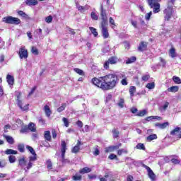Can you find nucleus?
I'll use <instances>...</instances> for the list:
<instances>
[{
    "label": "nucleus",
    "mask_w": 181,
    "mask_h": 181,
    "mask_svg": "<svg viewBox=\"0 0 181 181\" xmlns=\"http://www.w3.org/2000/svg\"><path fill=\"white\" fill-rule=\"evenodd\" d=\"M92 83L101 90H112L118 84V76L116 74H107L99 78H93Z\"/></svg>",
    "instance_id": "nucleus-1"
},
{
    "label": "nucleus",
    "mask_w": 181,
    "mask_h": 181,
    "mask_svg": "<svg viewBox=\"0 0 181 181\" xmlns=\"http://www.w3.org/2000/svg\"><path fill=\"white\" fill-rule=\"evenodd\" d=\"M162 0H147L148 4L150 6V8L153 9V13H158L160 12V2Z\"/></svg>",
    "instance_id": "nucleus-2"
},
{
    "label": "nucleus",
    "mask_w": 181,
    "mask_h": 181,
    "mask_svg": "<svg viewBox=\"0 0 181 181\" xmlns=\"http://www.w3.org/2000/svg\"><path fill=\"white\" fill-rule=\"evenodd\" d=\"M22 98V93H18V94L17 95V105L18 107L20 108V110H21V111H29V103L23 106V102H22V100H21Z\"/></svg>",
    "instance_id": "nucleus-3"
},
{
    "label": "nucleus",
    "mask_w": 181,
    "mask_h": 181,
    "mask_svg": "<svg viewBox=\"0 0 181 181\" xmlns=\"http://www.w3.org/2000/svg\"><path fill=\"white\" fill-rule=\"evenodd\" d=\"M66 151H67V144L65 141H62L61 143V153L62 163H70V160L65 158Z\"/></svg>",
    "instance_id": "nucleus-4"
},
{
    "label": "nucleus",
    "mask_w": 181,
    "mask_h": 181,
    "mask_svg": "<svg viewBox=\"0 0 181 181\" xmlns=\"http://www.w3.org/2000/svg\"><path fill=\"white\" fill-rule=\"evenodd\" d=\"M2 21L5 23H8L9 25H19L21 23V19L11 16L4 17Z\"/></svg>",
    "instance_id": "nucleus-5"
},
{
    "label": "nucleus",
    "mask_w": 181,
    "mask_h": 181,
    "mask_svg": "<svg viewBox=\"0 0 181 181\" xmlns=\"http://www.w3.org/2000/svg\"><path fill=\"white\" fill-rule=\"evenodd\" d=\"M100 29H101L102 35L104 39H107V37H110V33H108V23H101Z\"/></svg>",
    "instance_id": "nucleus-6"
},
{
    "label": "nucleus",
    "mask_w": 181,
    "mask_h": 181,
    "mask_svg": "<svg viewBox=\"0 0 181 181\" xmlns=\"http://www.w3.org/2000/svg\"><path fill=\"white\" fill-rule=\"evenodd\" d=\"M130 112H132V114H136V117H145V115L148 114L146 110H143L138 112V108L136 107H132L130 109Z\"/></svg>",
    "instance_id": "nucleus-7"
},
{
    "label": "nucleus",
    "mask_w": 181,
    "mask_h": 181,
    "mask_svg": "<svg viewBox=\"0 0 181 181\" xmlns=\"http://www.w3.org/2000/svg\"><path fill=\"white\" fill-rule=\"evenodd\" d=\"M142 166L144 168V169L147 170L148 176L150 177L151 180L153 181L156 180V175H155V173L149 168V166L143 164Z\"/></svg>",
    "instance_id": "nucleus-8"
},
{
    "label": "nucleus",
    "mask_w": 181,
    "mask_h": 181,
    "mask_svg": "<svg viewBox=\"0 0 181 181\" xmlns=\"http://www.w3.org/2000/svg\"><path fill=\"white\" fill-rule=\"evenodd\" d=\"M164 19L165 21H170V18H172L173 13L172 11V9L170 8H167L164 10Z\"/></svg>",
    "instance_id": "nucleus-9"
},
{
    "label": "nucleus",
    "mask_w": 181,
    "mask_h": 181,
    "mask_svg": "<svg viewBox=\"0 0 181 181\" xmlns=\"http://www.w3.org/2000/svg\"><path fill=\"white\" fill-rule=\"evenodd\" d=\"M18 56L20 59H26L28 57V49H25V47L20 48Z\"/></svg>",
    "instance_id": "nucleus-10"
},
{
    "label": "nucleus",
    "mask_w": 181,
    "mask_h": 181,
    "mask_svg": "<svg viewBox=\"0 0 181 181\" xmlns=\"http://www.w3.org/2000/svg\"><path fill=\"white\" fill-rule=\"evenodd\" d=\"M148 49V42H141L138 47L139 52H145Z\"/></svg>",
    "instance_id": "nucleus-11"
},
{
    "label": "nucleus",
    "mask_w": 181,
    "mask_h": 181,
    "mask_svg": "<svg viewBox=\"0 0 181 181\" xmlns=\"http://www.w3.org/2000/svg\"><path fill=\"white\" fill-rule=\"evenodd\" d=\"M81 145H83L81 141L78 140L76 146L71 149L72 153H78V152H80V146H81Z\"/></svg>",
    "instance_id": "nucleus-12"
},
{
    "label": "nucleus",
    "mask_w": 181,
    "mask_h": 181,
    "mask_svg": "<svg viewBox=\"0 0 181 181\" xmlns=\"http://www.w3.org/2000/svg\"><path fill=\"white\" fill-rule=\"evenodd\" d=\"M100 16L102 19L101 23H108V21L107 20V13L105 12V10L103 8V6L101 7Z\"/></svg>",
    "instance_id": "nucleus-13"
},
{
    "label": "nucleus",
    "mask_w": 181,
    "mask_h": 181,
    "mask_svg": "<svg viewBox=\"0 0 181 181\" xmlns=\"http://www.w3.org/2000/svg\"><path fill=\"white\" fill-rule=\"evenodd\" d=\"M6 81H7L8 86H10V87H12V86H13V84L15 83V78L13 77V76L7 74Z\"/></svg>",
    "instance_id": "nucleus-14"
},
{
    "label": "nucleus",
    "mask_w": 181,
    "mask_h": 181,
    "mask_svg": "<svg viewBox=\"0 0 181 181\" xmlns=\"http://www.w3.org/2000/svg\"><path fill=\"white\" fill-rule=\"evenodd\" d=\"M76 8L78 9V11H79V12H81V13H84V12H86V11H88V9H90V6L88 5H86V6H80V5H76Z\"/></svg>",
    "instance_id": "nucleus-15"
},
{
    "label": "nucleus",
    "mask_w": 181,
    "mask_h": 181,
    "mask_svg": "<svg viewBox=\"0 0 181 181\" xmlns=\"http://www.w3.org/2000/svg\"><path fill=\"white\" fill-rule=\"evenodd\" d=\"M155 127H158L160 129H165L167 127H169V122H165L164 123H156Z\"/></svg>",
    "instance_id": "nucleus-16"
},
{
    "label": "nucleus",
    "mask_w": 181,
    "mask_h": 181,
    "mask_svg": "<svg viewBox=\"0 0 181 181\" xmlns=\"http://www.w3.org/2000/svg\"><path fill=\"white\" fill-rule=\"evenodd\" d=\"M169 57H172V59H175V57H177V54L176 53V49L175 47H172L168 52Z\"/></svg>",
    "instance_id": "nucleus-17"
},
{
    "label": "nucleus",
    "mask_w": 181,
    "mask_h": 181,
    "mask_svg": "<svg viewBox=\"0 0 181 181\" xmlns=\"http://www.w3.org/2000/svg\"><path fill=\"white\" fill-rule=\"evenodd\" d=\"M26 158L22 157L21 158L18 159V166H20L21 168L26 166Z\"/></svg>",
    "instance_id": "nucleus-18"
},
{
    "label": "nucleus",
    "mask_w": 181,
    "mask_h": 181,
    "mask_svg": "<svg viewBox=\"0 0 181 181\" xmlns=\"http://www.w3.org/2000/svg\"><path fill=\"white\" fill-rule=\"evenodd\" d=\"M44 111L46 117H47L48 118L50 117V115H52V110H50V107H49V105H46L44 107Z\"/></svg>",
    "instance_id": "nucleus-19"
},
{
    "label": "nucleus",
    "mask_w": 181,
    "mask_h": 181,
    "mask_svg": "<svg viewBox=\"0 0 181 181\" xmlns=\"http://www.w3.org/2000/svg\"><path fill=\"white\" fill-rule=\"evenodd\" d=\"M37 4V0H25V4L28 5V6H35Z\"/></svg>",
    "instance_id": "nucleus-20"
},
{
    "label": "nucleus",
    "mask_w": 181,
    "mask_h": 181,
    "mask_svg": "<svg viewBox=\"0 0 181 181\" xmlns=\"http://www.w3.org/2000/svg\"><path fill=\"white\" fill-rule=\"evenodd\" d=\"M3 136L5 138L8 144H10V145H13V144H15V140H13L12 136H6L5 134H4Z\"/></svg>",
    "instance_id": "nucleus-21"
},
{
    "label": "nucleus",
    "mask_w": 181,
    "mask_h": 181,
    "mask_svg": "<svg viewBox=\"0 0 181 181\" xmlns=\"http://www.w3.org/2000/svg\"><path fill=\"white\" fill-rule=\"evenodd\" d=\"M117 148L118 147L115 146H110L105 148V153H108L110 152H114L115 150H117Z\"/></svg>",
    "instance_id": "nucleus-22"
},
{
    "label": "nucleus",
    "mask_w": 181,
    "mask_h": 181,
    "mask_svg": "<svg viewBox=\"0 0 181 181\" xmlns=\"http://www.w3.org/2000/svg\"><path fill=\"white\" fill-rule=\"evenodd\" d=\"M173 158L171 159V162L173 165H180V160H179V157L177 156H172Z\"/></svg>",
    "instance_id": "nucleus-23"
},
{
    "label": "nucleus",
    "mask_w": 181,
    "mask_h": 181,
    "mask_svg": "<svg viewBox=\"0 0 181 181\" xmlns=\"http://www.w3.org/2000/svg\"><path fill=\"white\" fill-rule=\"evenodd\" d=\"M44 138L45 141H48V142H50L52 141V136L50 135V131L45 132Z\"/></svg>",
    "instance_id": "nucleus-24"
},
{
    "label": "nucleus",
    "mask_w": 181,
    "mask_h": 181,
    "mask_svg": "<svg viewBox=\"0 0 181 181\" xmlns=\"http://www.w3.org/2000/svg\"><path fill=\"white\" fill-rule=\"evenodd\" d=\"M90 172H91V168L88 167H84L83 168L79 170V173H81V175H84L86 173H90Z\"/></svg>",
    "instance_id": "nucleus-25"
},
{
    "label": "nucleus",
    "mask_w": 181,
    "mask_h": 181,
    "mask_svg": "<svg viewBox=\"0 0 181 181\" xmlns=\"http://www.w3.org/2000/svg\"><path fill=\"white\" fill-rule=\"evenodd\" d=\"M5 154L6 155H18V151H15L13 149L7 148L5 151Z\"/></svg>",
    "instance_id": "nucleus-26"
},
{
    "label": "nucleus",
    "mask_w": 181,
    "mask_h": 181,
    "mask_svg": "<svg viewBox=\"0 0 181 181\" xmlns=\"http://www.w3.org/2000/svg\"><path fill=\"white\" fill-rule=\"evenodd\" d=\"M154 139H158V136L156 134H151L146 137L147 142H151V141H153Z\"/></svg>",
    "instance_id": "nucleus-27"
},
{
    "label": "nucleus",
    "mask_w": 181,
    "mask_h": 181,
    "mask_svg": "<svg viewBox=\"0 0 181 181\" xmlns=\"http://www.w3.org/2000/svg\"><path fill=\"white\" fill-rule=\"evenodd\" d=\"M134 62H136V57H131L126 60V64H131V63H134Z\"/></svg>",
    "instance_id": "nucleus-28"
},
{
    "label": "nucleus",
    "mask_w": 181,
    "mask_h": 181,
    "mask_svg": "<svg viewBox=\"0 0 181 181\" xmlns=\"http://www.w3.org/2000/svg\"><path fill=\"white\" fill-rule=\"evenodd\" d=\"M108 61L110 64H117L118 62V59H117L115 57H112L108 59Z\"/></svg>",
    "instance_id": "nucleus-29"
},
{
    "label": "nucleus",
    "mask_w": 181,
    "mask_h": 181,
    "mask_svg": "<svg viewBox=\"0 0 181 181\" xmlns=\"http://www.w3.org/2000/svg\"><path fill=\"white\" fill-rule=\"evenodd\" d=\"M47 163V169L48 170H52V169H53V164L52 163V160L50 159H48L46 161Z\"/></svg>",
    "instance_id": "nucleus-30"
},
{
    "label": "nucleus",
    "mask_w": 181,
    "mask_h": 181,
    "mask_svg": "<svg viewBox=\"0 0 181 181\" xmlns=\"http://www.w3.org/2000/svg\"><path fill=\"white\" fill-rule=\"evenodd\" d=\"M28 131H31V132H36V127H35V124L33 123H30L28 126Z\"/></svg>",
    "instance_id": "nucleus-31"
},
{
    "label": "nucleus",
    "mask_w": 181,
    "mask_h": 181,
    "mask_svg": "<svg viewBox=\"0 0 181 181\" xmlns=\"http://www.w3.org/2000/svg\"><path fill=\"white\" fill-rule=\"evenodd\" d=\"M113 134V138L117 139L119 138V132L117 129H113L112 131Z\"/></svg>",
    "instance_id": "nucleus-32"
},
{
    "label": "nucleus",
    "mask_w": 181,
    "mask_h": 181,
    "mask_svg": "<svg viewBox=\"0 0 181 181\" xmlns=\"http://www.w3.org/2000/svg\"><path fill=\"white\" fill-rule=\"evenodd\" d=\"M169 107V102H165L163 106L159 107L160 111H166Z\"/></svg>",
    "instance_id": "nucleus-33"
},
{
    "label": "nucleus",
    "mask_w": 181,
    "mask_h": 181,
    "mask_svg": "<svg viewBox=\"0 0 181 181\" xmlns=\"http://www.w3.org/2000/svg\"><path fill=\"white\" fill-rule=\"evenodd\" d=\"M74 70L76 73H77V74H79V76H85L86 75V74L84 73V71H83L78 68H75Z\"/></svg>",
    "instance_id": "nucleus-34"
},
{
    "label": "nucleus",
    "mask_w": 181,
    "mask_h": 181,
    "mask_svg": "<svg viewBox=\"0 0 181 181\" xmlns=\"http://www.w3.org/2000/svg\"><path fill=\"white\" fill-rule=\"evenodd\" d=\"M180 131H181V128L180 127H175L174 129H173L170 132V135H176V134H177L178 132H180Z\"/></svg>",
    "instance_id": "nucleus-35"
},
{
    "label": "nucleus",
    "mask_w": 181,
    "mask_h": 181,
    "mask_svg": "<svg viewBox=\"0 0 181 181\" xmlns=\"http://www.w3.org/2000/svg\"><path fill=\"white\" fill-rule=\"evenodd\" d=\"M81 179H83V177L81 176V175L76 174L75 175L72 176V180L74 181L81 180Z\"/></svg>",
    "instance_id": "nucleus-36"
},
{
    "label": "nucleus",
    "mask_w": 181,
    "mask_h": 181,
    "mask_svg": "<svg viewBox=\"0 0 181 181\" xmlns=\"http://www.w3.org/2000/svg\"><path fill=\"white\" fill-rule=\"evenodd\" d=\"M18 150L21 153H23L25 152V144H20L18 145Z\"/></svg>",
    "instance_id": "nucleus-37"
},
{
    "label": "nucleus",
    "mask_w": 181,
    "mask_h": 181,
    "mask_svg": "<svg viewBox=\"0 0 181 181\" xmlns=\"http://www.w3.org/2000/svg\"><path fill=\"white\" fill-rule=\"evenodd\" d=\"M89 29L91 33H93V35L95 36V37H97V36H98V33L97 32V29H95L93 27H90Z\"/></svg>",
    "instance_id": "nucleus-38"
},
{
    "label": "nucleus",
    "mask_w": 181,
    "mask_h": 181,
    "mask_svg": "<svg viewBox=\"0 0 181 181\" xmlns=\"http://www.w3.org/2000/svg\"><path fill=\"white\" fill-rule=\"evenodd\" d=\"M173 81H174V83H175V84H181V80L179 76H174L173 77Z\"/></svg>",
    "instance_id": "nucleus-39"
},
{
    "label": "nucleus",
    "mask_w": 181,
    "mask_h": 181,
    "mask_svg": "<svg viewBox=\"0 0 181 181\" xmlns=\"http://www.w3.org/2000/svg\"><path fill=\"white\" fill-rule=\"evenodd\" d=\"M136 149H139V150H142V151H145L146 148H145V145H144V144L142 143H139L137 144V145L136 146Z\"/></svg>",
    "instance_id": "nucleus-40"
},
{
    "label": "nucleus",
    "mask_w": 181,
    "mask_h": 181,
    "mask_svg": "<svg viewBox=\"0 0 181 181\" xmlns=\"http://www.w3.org/2000/svg\"><path fill=\"white\" fill-rule=\"evenodd\" d=\"M90 17H91V19H93V21H98V16L94 11L91 12Z\"/></svg>",
    "instance_id": "nucleus-41"
},
{
    "label": "nucleus",
    "mask_w": 181,
    "mask_h": 181,
    "mask_svg": "<svg viewBox=\"0 0 181 181\" xmlns=\"http://www.w3.org/2000/svg\"><path fill=\"white\" fill-rule=\"evenodd\" d=\"M8 160L10 163H15L16 162V157H15V156L11 155L8 156Z\"/></svg>",
    "instance_id": "nucleus-42"
},
{
    "label": "nucleus",
    "mask_w": 181,
    "mask_h": 181,
    "mask_svg": "<svg viewBox=\"0 0 181 181\" xmlns=\"http://www.w3.org/2000/svg\"><path fill=\"white\" fill-rule=\"evenodd\" d=\"M20 132L21 134H26V132H29V127H28V126H24L23 127L21 128Z\"/></svg>",
    "instance_id": "nucleus-43"
},
{
    "label": "nucleus",
    "mask_w": 181,
    "mask_h": 181,
    "mask_svg": "<svg viewBox=\"0 0 181 181\" xmlns=\"http://www.w3.org/2000/svg\"><path fill=\"white\" fill-rule=\"evenodd\" d=\"M26 149L29 151L31 155H35L36 152L35 151V149L30 146H26Z\"/></svg>",
    "instance_id": "nucleus-44"
},
{
    "label": "nucleus",
    "mask_w": 181,
    "mask_h": 181,
    "mask_svg": "<svg viewBox=\"0 0 181 181\" xmlns=\"http://www.w3.org/2000/svg\"><path fill=\"white\" fill-rule=\"evenodd\" d=\"M37 160V155L35 154H33V156H30L29 157V162H35V160Z\"/></svg>",
    "instance_id": "nucleus-45"
},
{
    "label": "nucleus",
    "mask_w": 181,
    "mask_h": 181,
    "mask_svg": "<svg viewBox=\"0 0 181 181\" xmlns=\"http://www.w3.org/2000/svg\"><path fill=\"white\" fill-rule=\"evenodd\" d=\"M146 88H148V90H153V88H155V83L153 82L148 83L146 85Z\"/></svg>",
    "instance_id": "nucleus-46"
},
{
    "label": "nucleus",
    "mask_w": 181,
    "mask_h": 181,
    "mask_svg": "<svg viewBox=\"0 0 181 181\" xmlns=\"http://www.w3.org/2000/svg\"><path fill=\"white\" fill-rule=\"evenodd\" d=\"M66 103L62 104L58 109L57 112H62V111H64L66 110Z\"/></svg>",
    "instance_id": "nucleus-47"
},
{
    "label": "nucleus",
    "mask_w": 181,
    "mask_h": 181,
    "mask_svg": "<svg viewBox=\"0 0 181 181\" xmlns=\"http://www.w3.org/2000/svg\"><path fill=\"white\" fill-rule=\"evenodd\" d=\"M124 103H125V100H124V98H120L117 105H118L119 107H120V108H124Z\"/></svg>",
    "instance_id": "nucleus-48"
},
{
    "label": "nucleus",
    "mask_w": 181,
    "mask_h": 181,
    "mask_svg": "<svg viewBox=\"0 0 181 181\" xmlns=\"http://www.w3.org/2000/svg\"><path fill=\"white\" fill-rule=\"evenodd\" d=\"M122 153H128V151L125 149H119L117 151V155H119V156H121Z\"/></svg>",
    "instance_id": "nucleus-49"
},
{
    "label": "nucleus",
    "mask_w": 181,
    "mask_h": 181,
    "mask_svg": "<svg viewBox=\"0 0 181 181\" xmlns=\"http://www.w3.org/2000/svg\"><path fill=\"white\" fill-rule=\"evenodd\" d=\"M168 91H179V86H171Z\"/></svg>",
    "instance_id": "nucleus-50"
},
{
    "label": "nucleus",
    "mask_w": 181,
    "mask_h": 181,
    "mask_svg": "<svg viewBox=\"0 0 181 181\" xmlns=\"http://www.w3.org/2000/svg\"><path fill=\"white\" fill-rule=\"evenodd\" d=\"M62 121H63V122H64L65 127H66V128H69V124H70V123L69 122V119H67V118H66V117H63V118H62Z\"/></svg>",
    "instance_id": "nucleus-51"
},
{
    "label": "nucleus",
    "mask_w": 181,
    "mask_h": 181,
    "mask_svg": "<svg viewBox=\"0 0 181 181\" xmlns=\"http://www.w3.org/2000/svg\"><path fill=\"white\" fill-rule=\"evenodd\" d=\"M109 23H110V25H112V29H114V28L115 26V21H114L112 19V17H110Z\"/></svg>",
    "instance_id": "nucleus-52"
},
{
    "label": "nucleus",
    "mask_w": 181,
    "mask_h": 181,
    "mask_svg": "<svg viewBox=\"0 0 181 181\" xmlns=\"http://www.w3.org/2000/svg\"><path fill=\"white\" fill-rule=\"evenodd\" d=\"M152 119H153V116H148V117H146L144 120L143 121V124H146V122L145 121H147L148 122L149 121H152Z\"/></svg>",
    "instance_id": "nucleus-53"
},
{
    "label": "nucleus",
    "mask_w": 181,
    "mask_h": 181,
    "mask_svg": "<svg viewBox=\"0 0 181 181\" xmlns=\"http://www.w3.org/2000/svg\"><path fill=\"white\" fill-rule=\"evenodd\" d=\"M31 52H32L33 54H35V55L39 54V52L37 51V48H36L35 47H32Z\"/></svg>",
    "instance_id": "nucleus-54"
},
{
    "label": "nucleus",
    "mask_w": 181,
    "mask_h": 181,
    "mask_svg": "<svg viewBox=\"0 0 181 181\" xmlns=\"http://www.w3.org/2000/svg\"><path fill=\"white\" fill-rule=\"evenodd\" d=\"M53 21V16H49L45 18V22H47V23H51V22Z\"/></svg>",
    "instance_id": "nucleus-55"
},
{
    "label": "nucleus",
    "mask_w": 181,
    "mask_h": 181,
    "mask_svg": "<svg viewBox=\"0 0 181 181\" xmlns=\"http://www.w3.org/2000/svg\"><path fill=\"white\" fill-rule=\"evenodd\" d=\"M18 15L20 16H22V18H28V15L26 14V13L23 12V11H19Z\"/></svg>",
    "instance_id": "nucleus-56"
},
{
    "label": "nucleus",
    "mask_w": 181,
    "mask_h": 181,
    "mask_svg": "<svg viewBox=\"0 0 181 181\" xmlns=\"http://www.w3.org/2000/svg\"><path fill=\"white\" fill-rule=\"evenodd\" d=\"M108 159H110V160H114V159H118V157H117V155L115 154H110L109 156H108Z\"/></svg>",
    "instance_id": "nucleus-57"
},
{
    "label": "nucleus",
    "mask_w": 181,
    "mask_h": 181,
    "mask_svg": "<svg viewBox=\"0 0 181 181\" xmlns=\"http://www.w3.org/2000/svg\"><path fill=\"white\" fill-rule=\"evenodd\" d=\"M112 98V94H108L106 96L105 103H110V101H111Z\"/></svg>",
    "instance_id": "nucleus-58"
},
{
    "label": "nucleus",
    "mask_w": 181,
    "mask_h": 181,
    "mask_svg": "<svg viewBox=\"0 0 181 181\" xmlns=\"http://www.w3.org/2000/svg\"><path fill=\"white\" fill-rule=\"evenodd\" d=\"M151 16H152V11H150L148 13H146L145 16L146 21H149L151 19Z\"/></svg>",
    "instance_id": "nucleus-59"
},
{
    "label": "nucleus",
    "mask_w": 181,
    "mask_h": 181,
    "mask_svg": "<svg viewBox=\"0 0 181 181\" xmlns=\"http://www.w3.org/2000/svg\"><path fill=\"white\" fill-rule=\"evenodd\" d=\"M110 61H108V60L106 61L103 65L104 69H106V70H108V69H110Z\"/></svg>",
    "instance_id": "nucleus-60"
},
{
    "label": "nucleus",
    "mask_w": 181,
    "mask_h": 181,
    "mask_svg": "<svg viewBox=\"0 0 181 181\" xmlns=\"http://www.w3.org/2000/svg\"><path fill=\"white\" fill-rule=\"evenodd\" d=\"M159 66H160V64L158 63L156 65H154L153 66H151V69L153 70V71H156V70H158V69H159Z\"/></svg>",
    "instance_id": "nucleus-61"
},
{
    "label": "nucleus",
    "mask_w": 181,
    "mask_h": 181,
    "mask_svg": "<svg viewBox=\"0 0 181 181\" xmlns=\"http://www.w3.org/2000/svg\"><path fill=\"white\" fill-rule=\"evenodd\" d=\"M52 133L53 139H56V138H57V132H56V129H52Z\"/></svg>",
    "instance_id": "nucleus-62"
},
{
    "label": "nucleus",
    "mask_w": 181,
    "mask_h": 181,
    "mask_svg": "<svg viewBox=\"0 0 181 181\" xmlns=\"http://www.w3.org/2000/svg\"><path fill=\"white\" fill-rule=\"evenodd\" d=\"M150 77L151 76L149 75H144V76H142L141 78H142L143 81H148V80H149Z\"/></svg>",
    "instance_id": "nucleus-63"
},
{
    "label": "nucleus",
    "mask_w": 181,
    "mask_h": 181,
    "mask_svg": "<svg viewBox=\"0 0 181 181\" xmlns=\"http://www.w3.org/2000/svg\"><path fill=\"white\" fill-rule=\"evenodd\" d=\"M93 155H94V156H98V155H100V150H98V148H95Z\"/></svg>",
    "instance_id": "nucleus-64"
}]
</instances>
